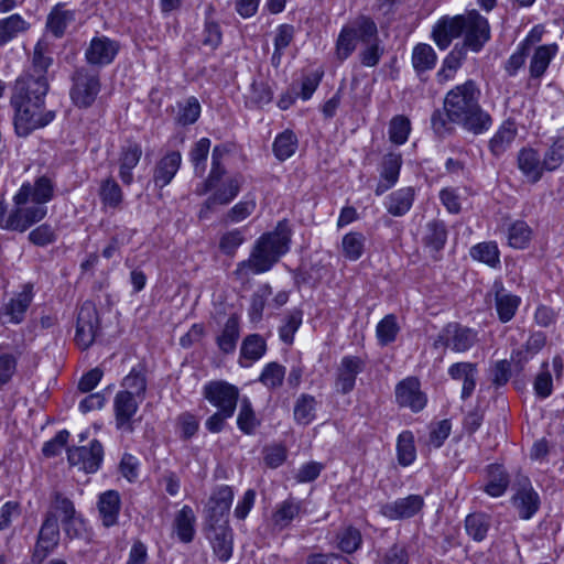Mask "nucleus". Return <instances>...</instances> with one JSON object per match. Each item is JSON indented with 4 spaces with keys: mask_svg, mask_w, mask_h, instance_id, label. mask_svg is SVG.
Segmentation results:
<instances>
[{
    "mask_svg": "<svg viewBox=\"0 0 564 564\" xmlns=\"http://www.w3.org/2000/svg\"><path fill=\"white\" fill-rule=\"evenodd\" d=\"M48 80L34 77L31 72L20 75L12 88L11 106L14 108V130L25 138L34 130L46 127L55 119V111L44 107Z\"/></svg>",
    "mask_w": 564,
    "mask_h": 564,
    "instance_id": "nucleus-1",
    "label": "nucleus"
},
{
    "mask_svg": "<svg viewBox=\"0 0 564 564\" xmlns=\"http://www.w3.org/2000/svg\"><path fill=\"white\" fill-rule=\"evenodd\" d=\"M100 329V321L97 308L94 303L87 301L83 303L77 314L75 341L77 346L85 350L95 341Z\"/></svg>",
    "mask_w": 564,
    "mask_h": 564,
    "instance_id": "nucleus-10",
    "label": "nucleus"
},
{
    "mask_svg": "<svg viewBox=\"0 0 564 564\" xmlns=\"http://www.w3.org/2000/svg\"><path fill=\"white\" fill-rule=\"evenodd\" d=\"M203 397L217 410L235 413L239 400V389L224 380H214L203 387Z\"/></svg>",
    "mask_w": 564,
    "mask_h": 564,
    "instance_id": "nucleus-11",
    "label": "nucleus"
},
{
    "mask_svg": "<svg viewBox=\"0 0 564 564\" xmlns=\"http://www.w3.org/2000/svg\"><path fill=\"white\" fill-rule=\"evenodd\" d=\"M401 165V154L391 152L384 155L380 172L381 181L375 189L376 195H382L398 182Z\"/></svg>",
    "mask_w": 564,
    "mask_h": 564,
    "instance_id": "nucleus-30",
    "label": "nucleus"
},
{
    "mask_svg": "<svg viewBox=\"0 0 564 564\" xmlns=\"http://www.w3.org/2000/svg\"><path fill=\"white\" fill-rule=\"evenodd\" d=\"M384 54V46L379 35L376 40L361 45L358 53L359 62L365 67H376Z\"/></svg>",
    "mask_w": 564,
    "mask_h": 564,
    "instance_id": "nucleus-50",
    "label": "nucleus"
},
{
    "mask_svg": "<svg viewBox=\"0 0 564 564\" xmlns=\"http://www.w3.org/2000/svg\"><path fill=\"white\" fill-rule=\"evenodd\" d=\"M143 398L130 394L129 392L118 391L113 399V412L116 427L123 433L134 431V415Z\"/></svg>",
    "mask_w": 564,
    "mask_h": 564,
    "instance_id": "nucleus-12",
    "label": "nucleus"
},
{
    "mask_svg": "<svg viewBox=\"0 0 564 564\" xmlns=\"http://www.w3.org/2000/svg\"><path fill=\"white\" fill-rule=\"evenodd\" d=\"M55 181L52 175L44 174L35 178L34 183H23L19 188V199H29L34 205L45 206L54 197Z\"/></svg>",
    "mask_w": 564,
    "mask_h": 564,
    "instance_id": "nucleus-16",
    "label": "nucleus"
},
{
    "mask_svg": "<svg viewBox=\"0 0 564 564\" xmlns=\"http://www.w3.org/2000/svg\"><path fill=\"white\" fill-rule=\"evenodd\" d=\"M364 362L359 357L345 356L338 366L335 382L336 390L343 394L350 392L356 382L358 373L362 371Z\"/></svg>",
    "mask_w": 564,
    "mask_h": 564,
    "instance_id": "nucleus-24",
    "label": "nucleus"
},
{
    "mask_svg": "<svg viewBox=\"0 0 564 564\" xmlns=\"http://www.w3.org/2000/svg\"><path fill=\"white\" fill-rule=\"evenodd\" d=\"M398 463L403 466H410L416 458L414 445V435L411 431H403L399 434L397 441Z\"/></svg>",
    "mask_w": 564,
    "mask_h": 564,
    "instance_id": "nucleus-46",
    "label": "nucleus"
},
{
    "mask_svg": "<svg viewBox=\"0 0 564 564\" xmlns=\"http://www.w3.org/2000/svg\"><path fill=\"white\" fill-rule=\"evenodd\" d=\"M466 57V48L458 47L457 45L445 57L442 68L437 72L438 80L452 79L454 73L462 66L463 61Z\"/></svg>",
    "mask_w": 564,
    "mask_h": 564,
    "instance_id": "nucleus-53",
    "label": "nucleus"
},
{
    "mask_svg": "<svg viewBox=\"0 0 564 564\" xmlns=\"http://www.w3.org/2000/svg\"><path fill=\"white\" fill-rule=\"evenodd\" d=\"M463 23L465 24L463 47L476 53L480 52L491 37L488 20L477 10H471L463 14Z\"/></svg>",
    "mask_w": 564,
    "mask_h": 564,
    "instance_id": "nucleus-9",
    "label": "nucleus"
},
{
    "mask_svg": "<svg viewBox=\"0 0 564 564\" xmlns=\"http://www.w3.org/2000/svg\"><path fill=\"white\" fill-rule=\"evenodd\" d=\"M44 517H52L57 523L61 520L66 538L73 540L82 535L84 530L83 517L76 511L74 502L62 492L54 491L51 495L50 506Z\"/></svg>",
    "mask_w": 564,
    "mask_h": 564,
    "instance_id": "nucleus-5",
    "label": "nucleus"
},
{
    "mask_svg": "<svg viewBox=\"0 0 564 564\" xmlns=\"http://www.w3.org/2000/svg\"><path fill=\"white\" fill-rule=\"evenodd\" d=\"M532 231L527 223L516 221L508 230V242L509 246L516 249H523L528 246L531 240Z\"/></svg>",
    "mask_w": 564,
    "mask_h": 564,
    "instance_id": "nucleus-61",
    "label": "nucleus"
},
{
    "mask_svg": "<svg viewBox=\"0 0 564 564\" xmlns=\"http://www.w3.org/2000/svg\"><path fill=\"white\" fill-rule=\"evenodd\" d=\"M206 538L209 541L214 555L220 562L229 561L234 551V533L228 521L207 523Z\"/></svg>",
    "mask_w": 564,
    "mask_h": 564,
    "instance_id": "nucleus-14",
    "label": "nucleus"
},
{
    "mask_svg": "<svg viewBox=\"0 0 564 564\" xmlns=\"http://www.w3.org/2000/svg\"><path fill=\"white\" fill-rule=\"evenodd\" d=\"M12 200L13 207L9 212V231L25 232L47 214L46 206L34 205L29 199H19L18 192Z\"/></svg>",
    "mask_w": 564,
    "mask_h": 564,
    "instance_id": "nucleus-8",
    "label": "nucleus"
},
{
    "mask_svg": "<svg viewBox=\"0 0 564 564\" xmlns=\"http://www.w3.org/2000/svg\"><path fill=\"white\" fill-rule=\"evenodd\" d=\"M182 155L178 151H169L155 164L152 181L154 186L162 189L175 177L181 167Z\"/></svg>",
    "mask_w": 564,
    "mask_h": 564,
    "instance_id": "nucleus-22",
    "label": "nucleus"
},
{
    "mask_svg": "<svg viewBox=\"0 0 564 564\" xmlns=\"http://www.w3.org/2000/svg\"><path fill=\"white\" fill-rule=\"evenodd\" d=\"M75 20V11L66 10L63 3H57L48 13L46 29L57 39L65 34L67 26Z\"/></svg>",
    "mask_w": 564,
    "mask_h": 564,
    "instance_id": "nucleus-37",
    "label": "nucleus"
},
{
    "mask_svg": "<svg viewBox=\"0 0 564 564\" xmlns=\"http://www.w3.org/2000/svg\"><path fill=\"white\" fill-rule=\"evenodd\" d=\"M513 505L521 519L529 520L539 510L540 498L538 492L527 484L513 496Z\"/></svg>",
    "mask_w": 564,
    "mask_h": 564,
    "instance_id": "nucleus-33",
    "label": "nucleus"
},
{
    "mask_svg": "<svg viewBox=\"0 0 564 564\" xmlns=\"http://www.w3.org/2000/svg\"><path fill=\"white\" fill-rule=\"evenodd\" d=\"M99 196L102 204L109 208H118L123 200V193L121 187L111 177L102 181Z\"/></svg>",
    "mask_w": 564,
    "mask_h": 564,
    "instance_id": "nucleus-55",
    "label": "nucleus"
},
{
    "mask_svg": "<svg viewBox=\"0 0 564 564\" xmlns=\"http://www.w3.org/2000/svg\"><path fill=\"white\" fill-rule=\"evenodd\" d=\"M290 242L291 230L286 221H279L273 231L265 232L256 240L249 258L237 263L234 275L239 281H248L251 274L270 271L289 251Z\"/></svg>",
    "mask_w": 564,
    "mask_h": 564,
    "instance_id": "nucleus-2",
    "label": "nucleus"
},
{
    "mask_svg": "<svg viewBox=\"0 0 564 564\" xmlns=\"http://www.w3.org/2000/svg\"><path fill=\"white\" fill-rule=\"evenodd\" d=\"M379 35L378 26L375 20L365 14H360L346 23L337 36L335 43V57L343 63L352 55L357 45H364Z\"/></svg>",
    "mask_w": 564,
    "mask_h": 564,
    "instance_id": "nucleus-4",
    "label": "nucleus"
},
{
    "mask_svg": "<svg viewBox=\"0 0 564 564\" xmlns=\"http://www.w3.org/2000/svg\"><path fill=\"white\" fill-rule=\"evenodd\" d=\"M242 177L240 175L228 178L212 196L207 198L204 208L212 209L215 205H227L236 198L240 192Z\"/></svg>",
    "mask_w": 564,
    "mask_h": 564,
    "instance_id": "nucleus-35",
    "label": "nucleus"
},
{
    "mask_svg": "<svg viewBox=\"0 0 564 564\" xmlns=\"http://www.w3.org/2000/svg\"><path fill=\"white\" fill-rule=\"evenodd\" d=\"M544 167L547 172H553L564 164V129L553 140L543 155Z\"/></svg>",
    "mask_w": 564,
    "mask_h": 564,
    "instance_id": "nucleus-47",
    "label": "nucleus"
},
{
    "mask_svg": "<svg viewBox=\"0 0 564 564\" xmlns=\"http://www.w3.org/2000/svg\"><path fill=\"white\" fill-rule=\"evenodd\" d=\"M556 43L540 45L534 48L529 65L531 79H540L546 72L551 61L557 55Z\"/></svg>",
    "mask_w": 564,
    "mask_h": 564,
    "instance_id": "nucleus-31",
    "label": "nucleus"
},
{
    "mask_svg": "<svg viewBox=\"0 0 564 564\" xmlns=\"http://www.w3.org/2000/svg\"><path fill=\"white\" fill-rule=\"evenodd\" d=\"M147 372L144 364H138L132 367L130 372L121 381V391L145 399L148 387Z\"/></svg>",
    "mask_w": 564,
    "mask_h": 564,
    "instance_id": "nucleus-38",
    "label": "nucleus"
},
{
    "mask_svg": "<svg viewBox=\"0 0 564 564\" xmlns=\"http://www.w3.org/2000/svg\"><path fill=\"white\" fill-rule=\"evenodd\" d=\"M520 303L521 299L518 295L508 292L501 284L499 285V289L496 290L495 304L501 323H508L513 318Z\"/></svg>",
    "mask_w": 564,
    "mask_h": 564,
    "instance_id": "nucleus-36",
    "label": "nucleus"
},
{
    "mask_svg": "<svg viewBox=\"0 0 564 564\" xmlns=\"http://www.w3.org/2000/svg\"><path fill=\"white\" fill-rule=\"evenodd\" d=\"M400 327L397 317L393 314L386 315L377 325L376 334L380 345L387 346L393 343L398 336Z\"/></svg>",
    "mask_w": 564,
    "mask_h": 564,
    "instance_id": "nucleus-57",
    "label": "nucleus"
},
{
    "mask_svg": "<svg viewBox=\"0 0 564 564\" xmlns=\"http://www.w3.org/2000/svg\"><path fill=\"white\" fill-rule=\"evenodd\" d=\"M61 539L59 525L53 518H45L37 533L32 555L33 561L42 562L58 545Z\"/></svg>",
    "mask_w": 564,
    "mask_h": 564,
    "instance_id": "nucleus-18",
    "label": "nucleus"
},
{
    "mask_svg": "<svg viewBox=\"0 0 564 564\" xmlns=\"http://www.w3.org/2000/svg\"><path fill=\"white\" fill-rule=\"evenodd\" d=\"M72 83L69 96L73 104L78 108H89L100 93L99 72L79 67L74 72Z\"/></svg>",
    "mask_w": 564,
    "mask_h": 564,
    "instance_id": "nucleus-6",
    "label": "nucleus"
},
{
    "mask_svg": "<svg viewBox=\"0 0 564 564\" xmlns=\"http://www.w3.org/2000/svg\"><path fill=\"white\" fill-rule=\"evenodd\" d=\"M272 294V288L269 284H262L251 296L249 315L251 321L258 322L261 319L267 300Z\"/></svg>",
    "mask_w": 564,
    "mask_h": 564,
    "instance_id": "nucleus-63",
    "label": "nucleus"
},
{
    "mask_svg": "<svg viewBox=\"0 0 564 564\" xmlns=\"http://www.w3.org/2000/svg\"><path fill=\"white\" fill-rule=\"evenodd\" d=\"M234 491L229 486L218 487L212 495L207 508V523H221L228 521V513L232 503Z\"/></svg>",
    "mask_w": 564,
    "mask_h": 564,
    "instance_id": "nucleus-21",
    "label": "nucleus"
},
{
    "mask_svg": "<svg viewBox=\"0 0 564 564\" xmlns=\"http://www.w3.org/2000/svg\"><path fill=\"white\" fill-rule=\"evenodd\" d=\"M436 61V53L431 45L420 43L414 46L412 52V65L417 73L434 68Z\"/></svg>",
    "mask_w": 564,
    "mask_h": 564,
    "instance_id": "nucleus-45",
    "label": "nucleus"
},
{
    "mask_svg": "<svg viewBox=\"0 0 564 564\" xmlns=\"http://www.w3.org/2000/svg\"><path fill=\"white\" fill-rule=\"evenodd\" d=\"M119 50L117 41L105 35L95 36L85 51V59L91 66L104 67L115 61Z\"/></svg>",
    "mask_w": 564,
    "mask_h": 564,
    "instance_id": "nucleus-15",
    "label": "nucleus"
},
{
    "mask_svg": "<svg viewBox=\"0 0 564 564\" xmlns=\"http://www.w3.org/2000/svg\"><path fill=\"white\" fill-rule=\"evenodd\" d=\"M395 401L402 408L420 412L426 405V395L421 391L420 381L408 377L395 386Z\"/></svg>",
    "mask_w": 564,
    "mask_h": 564,
    "instance_id": "nucleus-17",
    "label": "nucleus"
},
{
    "mask_svg": "<svg viewBox=\"0 0 564 564\" xmlns=\"http://www.w3.org/2000/svg\"><path fill=\"white\" fill-rule=\"evenodd\" d=\"M490 527L491 519L484 512H476L466 517L465 529L474 541L480 542L485 540Z\"/></svg>",
    "mask_w": 564,
    "mask_h": 564,
    "instance_id": "nucleus-42",
    "label": "nucleus"
},
{
    "mask_svg": "<svg viewBox=\"0 0 564 564\" xmlns=\"http://www.w3.org/2000/svg\"><path fill=\"white\" fill-rule=\"evenodd\" d=\"M294 26L291 24H281L276 29L274 37V52L272 54V64L279 66L283 51L291 44L294 39Z\"/></svg>",
    "mask_w": 564,
    "mask_h": 564,
    "instance_id": "nucleus-54",
    "label": "nucleus"
},
{
    "mask_svg": "<svg viewBox=\"0 0 564 564\" xmlns=\"http://www.w3.org/2000/svg\"><path fill=\"white\" fill-rule=\"evenodd\" d=\"M285 367L278 362H269L262 370L259 381L269 389H275L283 382Z\"/></svg>",
    "mask_w": 564,
    "mask_h": 564,
    "instance_id": "nucleus-64",
    "label": "nucleus"
},
{
    "mask_svg": "<svg viewBox=\"0 0 564 564\" xmlns=\"http://www.w3.org/2000/svg\"><path fill=\"white\" fill-rule=\"evenodd\" d=\"M273 153L280 161L291 158L297 149V138L291 130L279 133L273 142Z\"/></svg>",
    "mask_w": 564,
    "mask_h": 564,
    "instance_id": "nucleus-48",
    "label": "nucleus"
},
{
    "mask_svg": "<svg viewBox=\"0 0 564 564\" xmlns=\"http://www.w3.org/2000/svg\"><path fill=\"white\" fill-rule=\"evenodd\" d=\"M239 336V318L237 315H231L228 317L221 333L216 338L219 350L224 354H232L236 350Z\"/></svg>",
    "mask_w": 564,
    "mask_h": 564,
    "instance_id": "nucleus-39",
    "label": "nucleus"
},
{
    "mask_svg": "<svg viewBox=\"0 0 564 564\" xmlns=\"http://www.w3.org/2000/svg\"><path fill=\"white\" fill-rule=\"evenodd\" d=\"M33 297V285L24 284L22 291L11 297L2 307L3 315L8 316V322L15 325L22 323Z\"/></svg>",
    "mask_w": 564,
    "mask_h": 564,
    "instance_id": "nucleus-23",
    "label": "nucleus"
},
{
    "mask_svg": "<svg viewBox=\"0 0 564 564\" xmlns=\"http://www.w3.org/2000/svg\"><path fill=\"white\" fill-rule=\"evenodd\" d=\"M196 517L189 506H184L175 516L174 527L178 539L184 543L193 541Z\"/></svg>",
    "mask_w": 564,
    "mask_h": 564,
    "instance_id": "nucleus-40",
    "label": "nucleus"
},
{
    "mask_svg": "<svg viewBox=\"0 0 564 564\" xmlns=\"http://www.w3.org/2000/svg\"><path fill=\"white\" fill-rule=\"evenodd\" d=\"M411 131V122L405 116H394L389 123V139L394 144L401 145L408 141Z\"/></svg>",
    "mask_w": 564,
    "mask_h": 564,
    "instance_id": "nucleus-60",
    "label": "nucleus"
},
{
    "mask_svg": "<svg viewBox=\"0 0 564 564\" xmlns=\"http://www.w3.org/2000/svg\"><path fill=\"white\" fill-rule=\"evenodd\" d=\"M238 429L247 434H254L257 427L260 425V421L253 411L252 404L248 398H243L240 403L239 413L237 416Z\"/></svg>",
    "mask_w": 564,
    "mask_h": 564,
    "instance_id": "nucleus-51",
    "label": "nucleus"
},
{
    "mask_svg": "<svg viewBox=\"0 0 564 564\" xmlns=\"http://www.w3.org/2000/svg\"><path fill=\"white\" fill-rule=\"evenodd\" d=\"M478 332L459 323H448L438 333L434 348H448L455 352H466L478 343Z\"/></svg>",
    "mask_w": 564,
    "mask_h": 564,
    "instance_id": "nucleus-7",
    "label": "nucleus"
},
{
    "mask_svg": "<svg viewBox=\"0 0 564 564\" xmlns=\"http://www.w3.org/2000/svg\"><path fill=\"white\" fill-rule=\"evenodd\" d=\"M210 149V140L208 138L199 139L191 150V162L194 165L195 174L203 176L206 170V161Z\"/></svg>",
    "mask_w": 564,
    "mask_h": 564,
    "instance_id": "nucleus-59",
    "label": "nucleus"
},
{
    "mask_svg": "<svg viewBox=\"0 0 564 564\" xmlns=\"http://www.w3.org/2000/svg\"><path fill=\"white\" fill-rule=\"evenodd\" d=\"M447 373L452 380L463 382L460 398L463 400L470 398L477 384V364L469 361L455 362L449 366Z\"/></svg>",
    "mask_w": 564,
    "mask_h": 564,
    "instance_id": "nucleus-25",
    "label": "nucleus"
},
{
    "mask_svg": "<svg viewBox=\"0 0 564 564\" xmlns=\"http://www.w3.org/2000/svg\"><path fill=\"white\" fill-rule=\"evenodd\" d=\"M423 240L425 246L434 251L443 249L447 240V230L444 223L440 220L427 223Z\"/></svg>",
    "mask_w": 564,
    "mask_h": 564,
    "instance_id": "nucleus-52",
    "label": "nucleus"
},
{
    "mask_svg": "<svg viewBox=\"0 0 564 564\" xmlns=\"http://www.w3.org/2000/svg\"><path fill=\"white\" fill-rule=\"evenodd\" d=\"M267 351V343L259 334L246 336L240 346L239 362L243 367H249L252 362L261 359Z\"/></svg>",
    "mask_w": 564,
    "mask_h": 564,
    "instance_id": "nucleus-34",
    "label": "nucleus"
},
{
    "mask_svg": "<svg viewBox=\"0 0 564 564\" xmlns=\"http://www.w3.org/2000/svg\"><path fill=\"white\" fill-rule=\"evenodd\" d=\"M509 486V476L500 465H490L485 491L491 497L502 496Z\"/></svg>",
    "mask_w": 564,
    "mask_h": 564,
    "instance_id": "nucleus-43",
    "label": "nucleus"
},
{
    "mask_svg": "<svg viewBox=\"0 0 564 564\" xmlns=\"http://www.w3.org/2000/svg\"><path fill=\"white\" fill-rule=\"evenodd\" d=\"M338 547L347 554L357 551L362 542L361 533L354 527H347L337 534Z\"/></svg>",
    "mask_w": 564,
    "mask_h": 564,
    "instance_id": "nucleus-62",
    "label": "nucleus"
},
{
    "mask_svg": "<svg viewBox=\"0 0 564 564\" xmlns=\"http://www.w3.org/2000/svg\"><path fill=\"white\" fill-rule=\"evenodd\" d=\"M424 506V499L420 495H410L387 502L380 507V513L389 520L409 519L417 514Z\"/></svg>",
    "mask_w": 564,
    "mask_h": 564,
    "instance_id": "nucleus-19",
    "label": "nucleus"
},
{
    "mask_svg": "<svg viewBox=\"0 0 564 564\" xmlns=\"http://www.w3.org/2000/svg\"><path fill=\"white\" fill-rule=\"evenodd\" d=\"M463 14L441 18L432 30V39L440 50H446L454 39L463 35Z\"/></svg>",
    "mask_w": 564,
    "mask_h": 564,
    "instance_id": "nucleus-20",
    "label": "nucleus"
},
{
    "mask_svg": "<svg viewBox=\"0 0 564 564\" xmlns=\"http://www.w3.org/2000/svg\"><path fill=\"white\" fill-rule=\"evenodd\" d=\"M29 28L30 24L18 13L0 20V46H4Z\"/></svg>",
    "mask_w": 564,
    "mask_h": 564,
    "instance_id": "nucleus-41",
    "label": "nucleus"
},
{
    "mask_svg": "<svg viewBox=\"0 0 564 564\" xmlns=\"http://www.w3.org/2000/svg\"><path fill=\"white\" fill-rule=\"evenodd\" d=\"M315 398L301 394L294 405V419L299 424H310L315 419Z\"/></svg>",
    "mask_w": 564,
    "mask_h": 564,
    "instance_id": "nucleus-56",
    "label": "nucleus"
},
{
    "mask_svg": "<svg viewBox=\"0 0 564 564\" xmlns=\"http://www.w3.org/2000/svg\"><path fill=\"white\" fill-rule=\"evenodd\" d=\"M518 135V126L513 119L505 120L488 142L491 154L496 158L501 156L511 148Z\"/></svg>",
    "mask_w": 564,
    "mask_h": 564,
    "instance_id": "nucleus-28",
    "label": "nucleus"
},
{
    "mask_svg": "<svg viewBox=\"0 0 564 564\" xmlns=\"http://www.w3.org/2000/svg\"><path fill=\"white\" fill-rule=\"evenodd\" d=\"M470 257L491 268H497L500 264V252L497 243L492 241L480 242L471 247Z\"/></svg>",
    "mask_w": 564,
    "mask_h": 564,
    "instance_id": "nucleus-49",
    "label": "nucleus"
},
{
    "mask_svg": "<svg viewBox=\"0 0 564 564\" xmlns=\"http://www.w3.org/2000/svg\"><path fill=\"white\" fill-rule=\"evenodd\" d=\"M518 169L530 183H536L542 178L546 169L544 161L538 150L533 148H522L517 155Z\"/></svg>",
    "mask_w": 564,
    "mask_h": 564,
    "instance_id": "nucleus-26",
    "label": "nucleus"
},
{
    "mask_svg": "<svg viewBox=\"0 0 564 564\" xmlns=\"http://www.w3.org/2000/svg\"><path fill=\"white\" fill-rule=\"evenodd\" d=\"M102 457L104 448L97 440L91 441L88 446H73L67 449L68 463L88 474L99 469Z\"/></svg>",
    "mask_w": 564,
    "mask_h": 564,
    "instance_id": "nucleus-13",
    "label": "nucleus"
},
{
    "mask_svg": "<svg viewBox=\"0 0 564 564\" xmlns=\"http://www.w3.org/2000/svg\"><path fill=\"white\" fill-rule=\"evenodd\" d=\"M301 503L294 499H288L278 505L272 521L280 530L285 529L300 514Z\"/></svg>",
    "mask_w": 564,
    "mask_h": 564,
    "instance_id": "nucleus-44",
    "label": "nucleus"
},
{
    "mask_svg": "<svg viewBox=\"0 0 564 564\" xmlns=\"http://www.w3.org/2000/svg\"><path fill=\"white\" fill-rule=\"evenodd\" d=\"M365 240L361 232L351 231L345 235L341 241L344 256L352 261L358 260L364 253Z\"/></svg>",
    "mask_w": 564,
    "mask_h": 564,
    "instance_id": "nucleus-58",
    "label": "nucleus"
},
{
    "mask_svg": "<svg viewBox=\"0 0 564 564\" xmlns=\"http://www.w3.org/2000/svg\"><path fill=\"white\" fill-rule=\"evenodd\" d=\"M415 191L413 187H403L387 196L384 206L387 212L394 216H404L413 206Z\"/></svg>",
    "mask_w": 564,
    "mask_h": 564,
    "instance_id": "nucleus-32",
    "label": "nucleus"
},
{
    "mask_svg": "<svg viewBox=\"0 0 564 564\" xmlns=\"http://www.w3.org/2000/svg\"><path fill=\"white\" fill-rule=\"evenodd\" d=\"M142 148L135 141H128L121 147L118 165H119V177L124 185H131L133 183V169L139 164L142 156Z\"/></svg>",
    "mask_w": 564,
    "mask_h": 564,
    "instance_id": "nucleus-27",
    "label": "nucleus"
},
{
    "mask_svg": "<svg viewBox=\"0 0 564 564\" xmlns=\"http://www.w3.org/2000/svg\"><path fill=\"white\" fill-rule=\"evenodd\" d=\"M97 509L104 527L110 528L116 525L121 509L120 494L117 490H107L100 494Z\"/></svg>",
    "mask_w": 564,
    "mask_h": 564,
    "instance_id": "nucleus-29",
    "label": "nucleus"
},
{
    "mask_svg": "<svg viewBox=\"0 0 564 564\" xmlns=\"http://www.w3.org/2000/svg\"><path fill=\"white\" fill-rule=\"evenodd\" d=\"M479 98V88L469 79L446 94L444 110L456 124L474 134H481L490 129L492 118L481 108Z\"/></svg>",
    "mask_w": 564,
    "mask_h": 564,
    "instance_id": "nucleus-3",
    "label": "nucleus"
}]
</instances>
